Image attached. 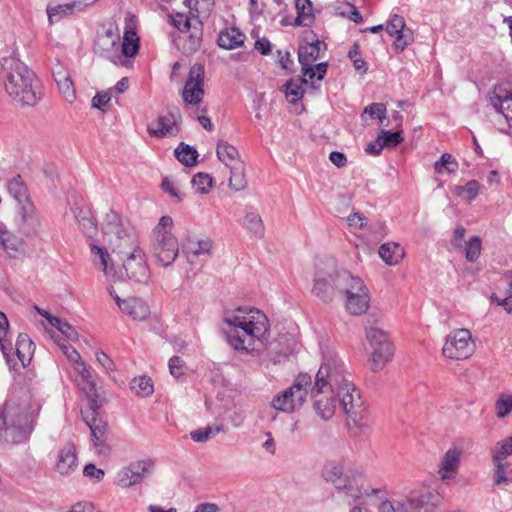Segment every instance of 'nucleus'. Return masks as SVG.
<instances>
[{
    "mask_svg": "<svg viewBox=\"0 0 512 512\" xmlns=\"http://www.w3.org/2000/svg\"><path fill=\"white\" fill-rule=\"evenodd\" d=\"M336 390L342 411L349 427L362 425L367 409L360 391L355 387L344 361L332 351L323 354L322 363L315 376L314 385Z\"/></svg>",
    "mask_w": 512,
    "mask_h": 512,
    "instance_id": "nucleus-1",
    "label": "nucleus"
},
{
    "mask_svg": "<svg viewBox=\"0 0 512 512\" xmlns=\"http://www.w3.org/2000/svg\"><path fill=\"white\" fill-rule=\"evenodd\" d=\"M223 333L227 343L237 352L248 354L256 341H262L269 330L267 316L253 307H237L226 311Z\"/></svg>",
    "mask_w": 512,
    "mask_h": 512,
    "instance_id": "nucleus-2",
    "label": "nucleus"
},
{
    "mask_svg": "<svg viewBox=\"0 0 512 512\" xmlns=\"http://www.w3.org/2000/svg\"><path fill=\"white\" fill-rule=\"evenodd\" d=\"M0 84L6 94L22 106H35L41 99L36 74L15 57L0 59Z\"/></svg>",
    "mask_w": 512,
    "mask_h": 512,
    "instance_id": "nucleus-3",
    "label": "nucleus"
},
{
    "mask_svg": "<svg viewBox=\"0 0 512 512\" xmlns=\"http://www.w3.org/2000/svg\"><path fill=\"white\" fill-rule=\"evenodd\" d=\"M36 414L26 401L9 399L0 408V440L26 443L35 428Z\"/></svg>",
    "mask_w": 512,
    "mask_h": 512,
    "instance_id": "nucleus-4",
    "label": "nucleus"
},
{
    "mask_svg": "<svg viewBox=\"0 0 512 512\" xmlns=\"http://www.w3.org/2000/svg\"><path fill=\"white\" fill-rule=\"evenodd\" d=\"M189 15L183 12H172L168 15L169 22L183 35L182 49L186 54L195 53L201 45L203 23L201 17L209 16L214 7V0H185Z\"/></svg>",
    "mask_w": 512,
    "mask_h": 512,
    "instance_id": "nucleus-5",
    "label": "nucleus"
},
{
    "mask_svg": "<svg viewBox=\"0 0 512 512\" xmlns=\"http://www.w3.org/2000/svg\"><path fill=\"white\" fill-rule=\"evenodd\" d=\"M322 474L325 481L331 483L340 497L349 505L363 496L376 494L379 491V489L368 490L364 488L363 477L347 470L342 460L327 461Z\"/></svg>",
    "mask_w": 512,
    "mask_h": 512,
    "instance_id": "nucleus-6",
    "label": "nucleus"
},
{
    "mask_svg": "<svg viewBox=\"0 0 512 512\" xmlns=\"http://www.w3.org/2000/svg\"><path fill=\"white\" fill-rule=\"evenodd\" d=\"M103 234L112 252L119 255L120 258L142 250L134 228L129 224L125 225L115 212L107 214L103 225Z\"/></svg>",
    "mask_w": 512,
    "mask_h": 512,
    "instance_id": "nucleus-7",
    "label": "nucleus"
},
{
    "mask_svg": "<svg viewBox=\"0 0 512 512\" xmlns=\"http://www.w3.org/2000/svg\"><path fill=\"white\" fill-rule=\"evenodd\" d=\"M173 219L162 216L152 231L150 251L155 261L163 266H170L179 254L177 238L172 233Z\"/></svg>",
    "mask_w": 512,
    "mask_h": 512,
    "instance_id": "nucleus-8",
    "label": "nucleus"
},
{
    "mask_svg": "<svg viewBox=\"0 0 512 512\" xmlns=\"http://www.w3.org/2000/svg\"><path fill=\"white\" fill-rule=\"evenodd\" d=\"M311 385L312 377L308 373L298 374L290 387L273 396L270 406L287 414L298 411L305 403Z\"/></svg>",
    "mask_w": 512,
    "mask_h": 512,
    "instance_id": "nucleus-9",
    "label": "nucleus"
},
{
    "mask_svg": "<svg viewBox=\"0 0 512 512\" xmlns=\"http://www.w3.org/2000/svg\"><path fill=\"white\" fill-rule=\"evenodd\" d=\"M60 349L67 359L74 364L77 373L76 383L90 400L91 407L95 410L103 405L104 398L96 388V383L91 375V367L83 361L79 352L69 344H59Z\"/></svg>",
    "mask_w": 512,
    "mask_h": 512,
    "instance_id": "nucleus-10",
    "label": "nucleus"
},
{
    "mask_svg": "<svg viewBox=\"0 0 512 512\" xmlns=\"http://www.w3.org/2000/svg\"><path fill=\"white\" fill-rule=\"evenodd\" d=\"M366 338L371 346V369L381 370L392 358L394 349L387 334L378 328L366 329Z\"/></svg>",
    "mask_w": 512,
    "mask_h": 512,
    "instance_id": "nucleus-11",
    "label": "nucleus"
},
{
    "mask_svg": "<svg viewBox=\"0 0 512 512\" xmlns=\"http://www.w3.org/2000/svg\"><path fill=\"white\" fill-rule=\"evenodd\" d=\"M204 66L201 64H194L190 70L182 90V99L188 109L207 112L205 108H200L204 98Z\"/></svg>",
    "mask_w": 512,
    "mask_h": 512,
    "instance_id": "nucleus-12",
    "label": "nucleus"
},
{
    "mask_svg": "<svg viewBox=\"0 0 512 512\" xmlns=\"http://www.w3.org/2000/svg\"><path fill=\"white\" fill-rule=\"evenodd\" d=\"M475 351L471 332L468 329H457L449 333L443 346V355L451 360H464Z\"/></svg>",
    "mask_w": 512,
    "mask_h": 512,
    "instance_id": "nucleus-13",
    "label": "nucleus"
},
{
    "mask_svg": "<svg viewBox=\"0 0 512 512\" xmlns=\"http://www.w3.org/2000/svg\"><path fill=\"white\" fill-rule=\"evenodd\" d=\"M121 260L123 271L116 272L114 279H128L136 283H147L150 278V269L142 250L121 258Z\"/></svg>",
    "mask_w": 512,
    "mask_h": 512,
    "instance_id": "nucleus-14",
    "label": "nucleus"
},
{
    "mask_svg": "<svg viewBox=\"0 0 512 512\" xmlns=\"http://www.w3.org/2000/svg\"><path fill=\"white\" fill-rule=\"evenodd\" d=\"M310 394L316 413L324 420L331 419L335 414L337 407L342 409L336 390L311 386Z\"/></svg>",
    "mask_w": 512,
    "mask_h": 512,
    "instance_id": "nucleus-15",
    "label": "nucleus"
},
{
    "mask_svg": "<svg viewBox=\"0 0 512 512\" xmlns=\"http://www.w3.org/2000/svg\"><path fill=\"white\" fill-rule=\"evenodd\" d=\"M153 467L154 463L151 460L133 462L117 472L115 484L122 488L140 484L150 474Z\"/></svg>",
    "mask_w": 512,
    "mask_h": 512,
    "instance_id": "nucleus-16",
    "label": "nucleus"
},
{
    "mask_svg": "<svg viewBox=\"0 0 512 512\" xmlns=\"http://www.w3.org/2000/svg\"><path fill=\"white\" fill-rule=\"evenodd\" d=\"M182 116L177 108L169 110L166 114L159 115L157 119L148 125L147 132L151 136L163 138L174 137L180 131Z\"/></svg>",
    "mask_w": 512,
    "mask_h": 512,
    "instance_id": "nucleus-17",
    "label": "nucleus"
},
{
    "mask_svg": "<svg viewBox=\"0 0 512 512\" xmlns=\"http://www.w3.org/2000/svg\"><path fill=\"white\" fill-rule=\"evenodd\" d=\"M385 30L390 36L395 38L393 49L396 53L403 52L414 41L412 29L406 26L405 19L398 14L390 16Z\"/></svg>",
    "mask_w": 512,
    "mask_h": 512,
    "instance_id": "nucleus-18",
    "label": "nucleus"
},
{
    "mask_svg": "<svg viewBox=\"0 0 512 512\" xmlns=\"http://www.w3.org/2000/svg\"><path fill=\"white\" fill-rule=\"evenodd\" d=\"M437 496L431 492H412L397 503L398 512H433L437 505Z\"/></svg>",
    "mask_w": 512,
    "mask_h": 512,
    "instance_id": "nucleus-19",
    "label": "nucleus"
},
{
    "mask_svg": "<svg viewBox=\"0 0 512 512\" xmlns=\"http://www.w3.org/2000/svg\"><path fill=\"white\" fill-rule=\"evenodd\" d=\"M490 102L494 109L505 118L507 127L501 128L500 131L512 137V90H508L502 85L496 86Z\"/></svg>",
    "mask_w": 512,
    "mask_h": 512,
    "instance_id": "nucleus-20",
    "label": "nucleus"
},
{
    "mask_svg": "<svg viewBox=\"0 0 512 512\" xmlns=\"http://www.w3.org/2000/svg\"><path fill=\"white\" fill-rule=\"evenodd\" d=\"M338 271L317 270L313 279L312 294L325 303L333 300L336 293V273Z\"/></svg>",
    "mask_w": 512,
    "mask_h": 512,
    "instance_id": "nucleus-21",
    "label": "nucleus"
},
{
    "mask_svg": "<svg viewBox=\"0 0 512 512\" xmlns=\"http://www.w3.org/2000/svg\"><path fill=\"white\" fill-rule=\"evenodd\" d=\"M89 408L91 410V416H83V419L91 431L92 441L99 454H105L108 450L105 442L107 439V423L104 419L99 417L98 410L102 407L99 406L97 409L91 407L90 400Z\"/></svg>",
    "mask_w": 512,
    "mask_h": 512,
    "instance_id": "nucleus-22",
    "label": "nucleus"
},
{
    "mask_svg": "<svg viewBox=\"0 0 512 512\" xmlns=\"http://www.w3.org/2000/svg\"><path fill=\"white\" fill-rule=\"evenodd\" d=\"M510 455H512V437L506 439L493 453V459L496 463V485L507 484L512 481V470L509 469L507 461Z\"/></svg>",
    "mask_w": 512,
    "mask_h": 512,
    "instance_id": "nucleus-23",
    "label": "nucleus"
},
{
    "mask_svg": "<svg viewBox=\"0 0 512 512\" xmlns=\"http://www.w3.org/2000/svg\"><path fill=\"white\" fill-rule=\"evenodd\" d=\"M336 287L338 293L344 295L345 299L368 290L360 277L352 275L347 270L336 273Z\"/></svg>",
    "mask_w": 512,
    "mask_h": 512,
    "instance_id": "nucleus-24",
    "label": "nucleus"
},
{
    "mask_svg": "<svg viewBox=\"0 0 512 512\" xmlns=\"http://www.w3.org/2000/svg\"><path fill=\"white\" fill-rule=\"evenodd\" d=\"M19 219L17 221L18 230L25 236H31L37 233L40 223L35 214V208L31 202L19 205Z\"/></svg>",
    "mask_w": 512,
    "mask_h": 512,
    "instance_id": "nucleus-25",
    "label": "nucleus"
},
{
    "mask_svg": "<svg viewBox=\"0 0 512 512\" xmlns=\"http://www.w3.org/2000/svg\"><path fill=\"white\" fill-rule=\"evenodd\" d=\"M115 302L121 311L130 316L133 320H145L150 313L147 303L140 298L121 299L115 298Z\"/></svg>",
    "mask_w": 512,
    "mask_h": 512,
    "instance_id": "nucleus-26",
    "label": "nucleus"
},
{
    "mask_svg": "<svg viewBox=\"0 0 512 512\" xmlns=\"http://www.w3.org/2000/svg\"><path fill=\"white\" fill-rule=\"evenodd\" d=\"M0 245L10 258H19L24 254V242L7 230L4 225L0 226Z\"/></svg>",
    "mask_w": 512,
    "mask_h": 512,
    "instance_id": "nucleus-27",
    "label": "nucleus"
},
{
    "mask_svg": "<svg viewBox=\"0 0 512 512\" xmlns=\"http://www.w3.org/2000/svg\"><path fill=\"white\" fill-rule=\"evenodd\" d=\"M73 213L83 234L88 238L95 236L97 233V223L90 208L76 205Z\"/></svg>",
    "mask_w": 512,
    "mask_h": 512,
    "instance_id": "nucleus-28",
    "label": "nucleus"
},
{
    "mask_svg": "<svg viewBox=\"0 0 512 512\" xmlns=\"http://www.w3.org/2000/svg\"><path fill=\"white\" fill-rule=\"evenodd\" d=\"M78 466L75 446L67 443L58 454L56 468L62 475H68L75 471Z\"/></svg>",
    "mask_w": 512,
    "mask_h": 512,
    "instance_id": "nucleus-29",
    "label": "nucleus"
},
{
    "mask_svg": "<svg viewBox=\"0 0 512 512\" xmlns=\"http://www.w3.org/2000/svg\"><path fill=\"white\" fill-rule=\"evenodd\" d=\"M460 451L456 448L449 449L443 456L438 471L441 479L446 480L453 477L459 467Z\"/></svg>",
    "mask_w": 512,
    "mask_h": 512,
    "instance_id": "nucleus-30",
    "label": "nucleus"
},
{
    "mask_svg": "<svg viewBox=\"0 0 512 512\" xmlns=\"http://www.w3.org/2000/svg\"><path fill=\"white\" fill-rule=\"evenodd\" d=\"M216 154L218 159L225 164L226 167L230 168L233 165L242 164L243 161L240 159V155L236 147L229 144L227 141L220 140L217 143Z\"/></svg>",
    "mask_w": 512,
    "mask_h": 512,
    "instance_id": "nucleus-31",
    "label": "nucleus"
},
{
    "mask_svg": "<svg viewBox=\"0 0 512 512\" xmlns=\"http://www.w3.org/2000/svg\"><path fill=\"white\" fill-rule=\"evenodd\" d=\"M370 294L369 290L350 296L345 299L346 310L351 315H362L366 313L369 308Z\"/></svg>",
    "mask_w": 512,
    "mask_h": 512,
    "instance_id": "nucleus-32",
    "label": "nucleus"
},
{
    "mask_svg": "<svg viewBox=\"0 0 512 512\" xmlns=\"http://www.w3.org/2000/svg\"><path fill=\"white\" fill-rule=\"evenodd\" d=\"M32 346L33 342L28 337L27 334H19L15 348L13 347V351L11 355L16 354L18 360L21 362V365L25 367L31 360V353H32ZM12 358V356H10ZM13 362V359H11L10 366Z\"/></svg>",
    "mask_w": 512,
    "mask_h": 512,
    "instance_id": "nucleus-33",
    "label": "nucleus"
},
{
    "mask_svg": "<svg viewBox=\"0 0 512 512\" xmlns=\"http://www.w3.org/2000/svg\"><path fill=\"white\" fill-rule=\"evenodd\" d=\"M322 47H325V44L320 40H315L312 43L300 46L298 50L299 63L302 66L314 63L319 58Z\"/></svg>",
    "mask_w": 512,
    "mask_h": 512,
    "instance_id": "nucleus-34",
    "label": "nucleus"
},
{
    "mask_svg": "<svg viewBox=\"0 0 512 512\" xmlns=\"http://www.w3.org/2000/svg\"><path fill=\"white\" fill-rule=\"evenodd\" d=\"M0 350L7 362H11V353L13 351L12 338L9 335V322L6 315L0 311Z\"/></svg>",
    "mask_w": 512,
    "mask_h": 512,
    "instance_id": "nucleus-35",
    "label": "nucleus"
},
{
    "mask_svg": "<svg viewBox=\"0 0 512 512\" xmlns=\"http://www.w3.org/2000/svg\"><path fill=\"white\" fill-rule=\"evenodd\" d=\"M91 254L93 255V262L99 266L107 277L115 278L116 272L113 267H109L110 256L107 250L94 243L90 244Z\"/></svg>",
    "mask_w": 512,
    "mask_h": 512,
    "instance_id": "nucleus-36",
    "label": "nucleus"
},
{
    "mask_svg": "<svg viewBox=\"0 0 512 512\" xmlns=\"http://www.w3.org/2000/svg\"><path fill=\"white\" fill-rule=\"evenodd\" d=\"M379 256L386 264L396 265L404 257V250L396 242H387L380 246Z\"/></svg>",
    "mask_w": 512,
    "mask_h": 512,
    "instance_id": "nucleus-37",
    "label": "nucleus"
},
{
    "mask_svg": "<svg viewBox=\"0 0 512 512\" xmlns=\"http://www.w3.org/2000/svg\"><path fill=\"white\" fill-rule=\"evenodd\" d=\"M245 36L236 28L221 31L217 43L221 48L232 50L244 43Z\"/></svg>",
    "mask_w": 512,
    "mask_h": 512,
    "instance_id": "nucleus-38",
    "label": "nucleus"
},
{
    "mask_svg": "<svg viewBox=\"0 0 512 512\" xmlns=\"http://www.w3.org/2000/svg\"><path fill=\"white\" fill-rule=\"evenodd\" d=\"M213 247V241L210 238L194 241L189 239L184 246L183 252L190 256L199 257L202 255H210Z\"/></svg>",
    "mask_w": 512,
    "mask_h": 512,
    "instance_id": "nucleus-39",
    "label": "nucleus"
},
{
    "mask_svg": "<svg viewBox=\"0 0 512 512\" xmlns=\"http://www.w3.org/2000/svg\"><path fill=\"white\" fill-rule=\"evenodd\" d=\"M9 194L17 201L19 205L30 202L28 199L27 187L21 176L11 178L7 183Z\"/></svg>",
    "mask_w": 512,
    "mask_h": 512,
    "instance_id": "nucleus-40",
    "label": "nucleus"
},
{
    "mask_svg": "<svg viewBox=\"0 0 512 512\" xmlns=\"http://www.w3.org/2000/svg\"><path fill=\"white\" fill-rule=\"evenodd\" d=\"M296 25L309 26L313 20V4L311 0H296Z\"/></svg>",
    "mask_w": 512,
    "mask_h": 512,
    "instance_id": "nucleus-41",
    "label": "nucleus"
},
{
    "mask_svg": "<svg viewBox=\"0 0 512 512\" xmlns=\"http://www.w3.org/2000/svg\"><path fill=\"white\" fill-rule=\"evenodd\" d=\"M175 157L185 166H194L197 163V150L183 142H181L174 151Z\"/></svg>",
    "mask_w": 512,
    "mask_h": 512,
    "instance_id": "nucleus-42",
    "label": "nucleus"
},
{
    "mask_svg": "<svg viewBox=\"0 0 512 512\" xmlns=\"http://www.w3.org/2000/svg\"><path fill=\"white\" fill-rule=\"evenodd\" d=\"M230 170V179H229V186L234 191H242L247 186V181L245 178L244 173V163L233 165V167L229 168Z\"/></svg>",
    "mask_w": 512,
    "mask_h": 512,
    "instance_id": "nucleus-43",
    "label": "nucleus"
},
{
    "mask_svg": "<svg viewBox=\"0 0 512 512\" xmlns=\"http://www.w3.org/2000/svg\"><path fill=\"white\" fill-rule=\"evenodd\" d=\"M224 431L223 424L206 426L190 432V438L194 442L203 443Z\"/></svg>",
    "mask_w": 512,
    "mask_h": 512,
    "instance_id": "nucleus-44",
    "label": "nucleus"
},
{
    "mask_svg": "<svg viewBox=\"0 0 512 512\" xmlns=\"http://www.w3.org/2000/svg\"><path fill=\"white\" fill-rule=\"evenodd\" d=\"M139 49V38L133 29H126L122 42V54L126 57H133Z\"/></svg>",
    "mask_w": 512,
    "mask_h": 512,
    "instance_id": "nucleus-45",
    "label": "nucleus"
},
{
    "mask_svg": "<svg viewBox=\"0 0 512 512\" xmlns=\"http://www.w3.org/2000/svg\"><path fill=\"white\" fill-rule=\"evenodd\" d=\"M244 226L256 237L262 238L264 236V225L262 218L259 214L249 212L245 215Z\"/></svg>",
    "mask_w": 512,
    "mask_h": 512,
    "instance_id": "nucleus-46",
    "label": "nucleus"
},
{
    "mask_svg": "<svg viewBox=\"0 0 512 512\" xmlns=\"http://www.w3.org/2000/svg\"><path fill=\"white\" fill-rule=\"evenodd\" d=\"M434 169L438 174H443L444 172L451 174L458 170V163L451 154L444 153L440 160L435 162Z\"/></svg>",
    "mask_w": 512,
    "mask_h": 512,
    "instance_id": "nucleus-47",
    "label": "nucleus"
},
{
    "mask_svg": "<svg viewBox=\"0 0 512 512\" xmlns=\"http://www.w3.org/2000/svg\"><path fill=\"white\" fill-rule=\"evenodd\" d=\"M191 183L197 193L208 194L213 185V178L207 173L199 172L192 177Z\"/></svg>",
    "mask_w": 512,
    "mask_h": 512,
    "instance_id": "nucleus-48",
    "label": "nucleus"
},
{
    "mask_svg": "<svg viewBox=\"0 0 512 512\" xmlns=\"http://www.w3.org/2000/svg\"><path fill=\"white\" fill-rule=\"evenodd\" d=\"M482 240L479 236H472L465 246V258L468 262H475L480 257Z\"/></svg>",
    "mask_w": 512,
    "mask_h": 512,
    "instance_id": "nucleus-49",
    "label": "nucleus"
},
{
    "mask_svg": "<svg viewBox=\"0 0 512 512\" xmlns=\"http://www.w3.org/2000/svg\"><path fill=\"white\" fill-rule=\"evenodd\" d=\"M281 90L290 103H296L299 101L303 97L304 93L302 86L298 83H295L293 80L287 81L282 86Z\"/></svg>",
    "mask_w": 512,
    "mask_h": 512,
    "instance_id": "nucleus-50",
    "label": "nucleus"
},
{
    "mask_svg": "<svg viewBox=\"0 0 512 512\" xmlns=\"http://www.w3.org/2000/svg\"><path fill=\"white\" fill-rule=\"evenodd\" d=\"M132 389L142 397H147L154 391L152 380L146 376L134 378L132 381Z\"/></svg>",
    "mask_w": 512,
    "mask_h": 512,
    "instance_id": "nucleus-51",
    "label": "nucleus"
},
{
    "mask_svg": "<svg viewBox=\"0 0 512 512\" xmlns=\"http://www.w3.org/2000/svg\"><path fill=\"white\" fill-rule=\"evenodd\" d=\"M379 136L384 147H396L404 141L402 131L391 132L388 130H381Z\"/></svg>",
    "mask_w": 512,
    "mask_h": 512,
    "instance_id": "nucleus-52",
    "label": "nucleus"
},
{
    "mask_svg": "<svg viewBox=\"0 0 512 512\" xmlns=\"http://www.w3.org/2000/svg\"><path fill=\"white\" fill-rule=\"evenodd\" d=\"M463 193L467 194V201L471 202L474 200L479 193V183L476 180H470L464 186H456L455 194L462 196Z\"/></svg>",
    "mask_w": 512,
    "mask_h": 512,
    "instance_id": "nucleus-53",
    "label": "nucleus"
},
{
    "mask_svg": "<svg viewBox=\"0 0 512 512\" xmlns=\"http://www.w3.org/2000/svg\"><path fill=\"white\" fill-rule=\"evenodd\" d=\"M348 57L353 62L355 70L359 71L361 74H365L367 72V63L361 57V53L357 44H354L353 47L349 50Z\"/></svg>",
    "mask_w": 512,
    "mask_h": 512,
    "instance_id": "nucleus-54",
    "label": "nucleus"
},
{
    "mask_svg": "<svg viewBox=\"0 0 512 512\" xmlns=\"http://www.w3.org/2000/svg\"><path fill=\"white\" fill-rule=\"evenodd\" d=\"M495 410L499 418L506 417L512 411V395L500 396L495 403Z\"/></svg>",
    "mask_w": 512,
    "mask_h": 512,
    "instance_id": "nucleus-55",
    "label": "nucleus"
},
{
    "mask_svg": "<svg viewBox=\"0 0 512 512\" xmlns=\"http://www.w3.org/2000/svg\"><path fill=\"white\" fill-rule=\"evenodd\" d=\"M290 354V347L286 346L283 349H278L274 344H272L268 352V360L273 364H279L284 362Z\"/></svg>",
    "mask_w": 512,
    "mask_h": 512,
    "instance_id": "nucleus-56",
    "label": "nucleus"
},
{
    "mask_svg": "<svg viewBox=\"0 0 512 512\" xmlns=\"http://www.w3.org/2000/svg\"><path fill=\"white\" fill-rule=\"evenodd\" d=\"M386 105L384 103H372L365 107L364 114H369L372 118H377L381 123L386 118Z\"/></svg>",
    "mask_w": 512,
    "mask_h": 512,
    "instance_id": "nucleus-57",
    "label": "nucleus"
},
{
    "mask_svg": "<svg viewBox=\"0 0 512 512\" xmlns=\"http://www.w3.org/2000/svg\"><path fill=\"white\" fill-rule=\"evenodd\" d=\"M56 84L65 100L72 103L75 100V88L71 77Z\"/></svg>",
    "mask_w": 512,
    "mask_h": 512,
    "instance_id": "nucleus-58",
    "label": "nucleus"
},
{
    "mask_svg": "<svg viewBox=\"0 0 512 512\" xmlns=\"http://www.w3.org/2000/svg\"><path fill=\"white\" fill-rule=\"evenodd\" d=\"M169 370L173 377L179 378L182 375H184L185 371V362L178 356H173L170 358L169 363Z\"/></svg>",
    "mask_w": 512,
    "mask_h": 512,
    "instance_id": "nucleus-59",
    "label": "nucleus"
},
{
    "mask_svg": "<svg viewBox=\"0 0 512 512\" xmlns=\"http://www.w3.org/2000/svg\"><path fill=\"white\" fill-rule=\"evenodd\" d=\"M75 7V3H68L64 5H58L55 7H49L47 9L48 17L50 21L53 20V18L57 15H66L68 13H71Z\"/></svg>",
    "mask_w": 512,
    "mask_h": 512,
    "instance_id": "nucleus-60",
    "label": "nucleus"
},
{
    "mask_svg": "<svg viewBox=\"0 0 512 512\" xmlns=\"http://www.w3.org/2000/svg\"><path fill=\"white\" fill-rule=\"evenodd\" d=\"M52 76L56 83L70 78V74L66 67L59 61L52 66Z\"/></svg>",
    "mask_w": 512,
    "mask_h": 512,
    "instance_id": "nucleus-61",
    "label": "nucleus"
},
{
    "mask_svg": "<svg viewBox=\"0 0 512 512\" xmlns=\"http://www.w3.org/2000/svg\"><path fill=\"white\" fill-rule=\"evenodd\" d=\"M83 474H84V476L93 479L95 482H99L104 477V470L97 468L92 463H89V464L85 465Z\"/></svg>",
    "mask_w": 512,
    "mask_h": 512,
    "instance_id": "nucleus-62",
    "label": "nucleus"
},
{
    "mask_svg": "<svg viewBox=\"0 0 512 512\" xmlns=\"http://www.w3.org/2000/svg\"><path fill=\"white\" fill-rule=\"evenodd\" d=\"M161 188L164 192L170 194L178 202L182 201V196L180 195L175 183L171 179L167 177L164 178L161 183Z\"/></svg>",
    "mask_w": 512,
    "mask_h": 512,
    "instance_id": "nucleus-63",
    "label": "nucleus"
},
{
    "mask_svg": "<svg viewBox=\"0 0 512 512\" xmlns=\"http://www.w3.org/2000/svg\"><path fill=\"white\" fill-rule=\"evenodd\" d=\"M96 359L99 365L104 369L105 372H111L115 369L113 360L103 351H97Z\"/></svg>",
    "mask_w": 512,
    "mask_h": 512,
    "instance_id": "nucleus-64",
    "label": "nucleus"
}]
</instances>
